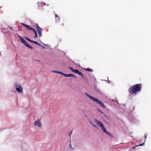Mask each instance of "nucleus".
<instances>
[{
	"instance_id": "4be33fe9",
	"label": "nucleus",
	"mask_w": 151,
	"mask_h": 151,
	"mask_svg": "<svg viewBox=\"0 0 151 151\" xmlns=\"http://www.w3.org/2000/svg\"><path fill=\"white\" fill-rule=\"evenodd\" d=\"M71 77H73L74 78H76V77L73 74H72V76Z\"/></svg>"
},
{
	"instance_id": "c85d7f7f",
	"label": "nucleus",
	"mask_w": 151,
	"mask_h": 151,
	"mask_svg": "<svg viewBox=\"0 0 151 151\" xmlns=\"http://www.w3.org/2000/svg\"><path fill=\"white\" fill-rule=\"evenodd\" d=\"M144 137L145 139L146 138V136H144Z\"/></svg>"
},
{
	"instance_id": "0eeeda50",
	"label": "nucleus",
	"mask_w": 151,
	"mask_h": 151,
	"mask_svg": "<svg viewBox=\"0 0 151 151\" xmlns=\"http://www.w3.org/2000/svg\"><path fill=\"white\" fill-rule=\"evenodd\" d=\"M19 39L21 40V42L23 43L26 47H27L28 48L32 49L33 48L29 44H28L26 42V41L23 38H22L21 37H19Z\"/></svg>"
},
{
	"instance_id": "f03ea898",
	"label": "nucleus",
	"mask_w": 151,
	"mask_h": 151,
	"mask_svg": "<svg viewBox=\"0 0 151 151\" xmlns=\"http://www.w3.org/2000/svg\"><path fill=\"white\" fill-rule=\"evenodd\" d=\"M85 94L91 100L96 102V103L99 104L101 106H102L104 108H105V106H104L103 103L100 100H99L97 98H95L93 97V96L88 94L86 93H85Z\"/></svg>"
},
{
	"instance_id": "473e14b6",
	"label": "nucleus",
	"mask_w": 151,
	"mask_h": 151,
	"mask_svg": "<svg viewBox=\"0 0 151 151\" xmlns=\"http://www.w3.org/2000/svg\"><path fill=\"white\" fill-rule=\"evenodd\" d=\"M42 47H43L44 48V47L43 46Z\"/></svg>"
},
{
	"instance_id": "9d476101",
	"label": "nucleus",
	"mask_w": 151,
	"mask_h": 151,
	"mask_svg": "<svg viewBox=\"0 0 151 151\" xmlns=\"http://www.w3.org/2000/svg\"><path fill=\"white\" fill-rule=\"evenodd\" d=\"M34 125L35 126H37L40 127H42V124L40 121L39 120H38L35 122Z\"/></svg>"
},
{
	"instance_id": "393cba45",
	"label": "nucleus",
	"mask_w": 151,
	"mask_h": 151,
	"mask_svg": "<svg viewBox=\"0 0 151 151\" xmlns=\"http://www.w3.org/2000/svg\"><path fill=\"white\" fill-rule=\"evenodd\" d=\"M92 125L93 126V127H97L96 126V125H93V124H92Z\"/></svg>"
},
{
	"instance_id": "dca6fc26",
	"label": "nucleus",
	"mask_w": 151,
	"mask_h": 151,
	"mask_svg": "<svg viewBox=\"0 0 151 151\" xmlns=\"http://www.w3.org/2000/svg\"><path fill=\"white\" fill-rule=\"evenodd\" d=\"M32 42L34 43V44H36L39 46H41V45L37 42L32 41Z\"/></svg>"
},
{
	"instance_id": "a878e982",
	"label": "nucleus",
	"mask_w": 151,
	"mask_h": 151,
	"mask_svg": "<svg viewBox=\"0 0 151 151\" xmlns=\"http://www.w3.org/2000/svg\"><path fill=\"white\" fill-rule=\"evenodd\" d=\"M137 147V145H136V146H135V147H133L132 148V149H134L135 147Z\"/></svg>"
},
{
	"instance_id": "7ed1b4c3",
	"label": "nucleus",
	"mask_w": 151,
	"mask_h": 151,
	"mask_svg": "<svg viewBox=\"0 0 151 151\" xmlns=\"http://www.w3.org/2000/svg\"><path fill=\"white\" fill-rule=\"evenodd\" d=\"M95 122L100 127L101 129H102V130H103V132L108 134L110 136L111 134L108 133L106 130L105 129V128L104 125L100 121L97 120L96 119L95 120Z\"/></svg>"
},
{
	"instance_id": "f3484780",
	"label": "nucleus",
	"mask_w": 151,
	"mask_h": 151,
	"mask_svg": "<svg viewBox=\"0 0 151 151\" xmlns=\"http://www.w3.org/2000/svg\"><path fill=\"white\" fill-rule=\"evenodd\" d=\"M72 74H65V76L67 77H70L72 76Z\"/></svg>"
},
{
	"instance_id": "412c9836",
	"label": "nucleus",
	"mask_w": 151,
	"mask_h": 151,
	"mask_svg": "<svg viewBox=\"0 0 151 151\" xmlns=\"http://www.w3.org/2000/svg\"><path fill=\"white\" fill-rule=\"evenodd\" d=\"M144 144V143H142V144H139L138 145H137V147L139 146H142Z\"/></svg>"
},
{
	"instance_id": "f257e3e1",
	"label": "nucleus",
	"mask_w": 151,
	"mask_h": 151,
	"mask_svg": "<svg viewBox=\"0 0 151 151\" xmlns=\"http://www.w3.org/2000/svg\"><path fill=\"white\" fill-rule=\"evenodd\" d=\"M142 84H137L133 85L128 89L129 93L132 95H136L137 93L140 91L142 89Z\"/></svg>"
},
{
	"instance_id": "5701e85b",
	"label": "nucleus",
	"mask_w": 151,
	"mask_h": 151,
	"mask_svg": "<svg viewBox=\"0 0 151 151\" xmlns=\"http://www.w3.org/2000/svg\"><path fill=\"white\" fill-rule=\"evenodd\" d=\"M52 72L53 73H58V71H52Z\"/></svg>"
},
{
	"instance_id": "39448f33",
	"label": "nucleus",
	"mask_w": 151,
	"mask_h": 151,
	"mask_svg": "<svg viewBox=\"0 0 151 151\" xmlns=\"http://www.w3.org/2000/svg\"><path fill=\"white\" fill-rule=\"evenodd\" d=\"M19 39L21 40V42L23 43L26 47H27L28 48L32 49L33 48L29 44H28L26 42V41L23 38H22L21 37H19Z\"/></svg>"
},
{
	"instance_id": "7c9ffc66",
	"label": "nucleus",
	"mask_w": 151,
	"mask_h": 151,
	"mask_svg": "<svg viewBox=\"0 0 151 151\" xmlns=\"http://www.w3.org/2000/svg\"><path fill=\"white\" fill-rule=\"evenodd\" d=\"M98 110H99V111H100V110H99V109H98Z\"/></svg>"
},
{
	"instance_id": "b1692460",
	"label": "nucleus",
	"mask_w": 151,
	"mask_h": 151,
	"mask_svg": "<svg viewBox=\"0 0 151 151\" xmlns=\"http://www.w3.org/2000/svg\"><path fill=\"white\" fill-rule=\"evenodd\" d=\"M41 4H42V6L43 5H45V3H42Z\"/></svg>"
},
{
	"instance_id": "9b49d317",
	"label": "nucleus",
	"mask_w": 151,
	"mask_h": 151,
	"mask_svg": "<svg viewBox=\"0 0 151 151\" xmlns=\"http://www.w3.org/2000/svg\"><path fill=\"white\" fill-rule=\"evenodd\" d=\"M36 29L38 32L42 31V29L37 24L36 25Z\"/></svg>"
},
{
	"instance_id": "bb28decb",
	"label": "nucleus",
	"mask_w": 151,
	"mask_h": 151,
	"mask_svg": "<svg viewBox=\"0 0 151 151\" xmlns=\"http://www.w3.org/2000/svg\"><path fill=\"white\" fill-rule=\"evenodd\" d=\"M72 131L69 134V135L70 136L72 133Z\"/></svg>"
},
{
	"instance_id": "6e6552de",
	"label": "nucleus",
	"mask_w": 151,
	"mask_h": 151,
	"mask_svg": "<svg viewBox=\"0 0 151 151\" xmlns=\"http://www.w3.org/2000/svg\"><path fill=\"white\" fill-rule=\"evenodd\" d=\"M19 39L21 40V42L23 43L26 47H27L28 48L32 49L33 48L29 44H28L26 42V41L23 38H22L21 37H19Z\"/></svg>"
},
{
	"instance_id": "a211bd4d",
	"label": "nucleus",
	"mask_w": 151,
	"mask_h": 151,
	"mask_svg": "<svg viewBox=\"0 0 151 151\" xmlns=\"http://www.w3.org/2000/svg\"><path fill=\"white\" fill-rule=\"evenodd\" d=\"M42 32H38L39 34V37H41L42 36Z\"/></svg>"
},
{
	"instance_id": "ddd939ff",
	"label": "nucleus",
	"mask_w": 151,
	"mask_h": 151,
	"mask_svg": "<svg viewBox=\"0 0 151 151\" xmlns=\"http://www.w3.org/2000/svg\"><path fill=\"white\" fill-rule=\"evenodd\" d=\"M56 21L57 22H59V20L60 19V18H59V16L57 15V14H55Z\"/></svg>"
},
{
	"instance_id": "423d86ee",
	"label": "nucleus",
	"mask_w": 151,
	"mask_h": 151,
	"mask_svg": "<svg viewBox=\"0 0 151 151\" xmlns=\"http://www.w3.org/2000/svg\"><path fill=\"white\" fill-rule=\"evenodd\" d=\"M19 39L21 40V42L23 43L26 47H27L28 48L32 49L33 48L29 44H28L26 42V41L23 38H22L21 37H19Z\"/></svg>"
},
{
	"instance_id": "4468645a",
	"label": "nucleus",
	"mask_w": 151,
	"mask_h": 151,
	"mask_svg": "<svg viewBox=\"0 0 151 151\" xmlns=\"http://www.w3.org/2000/svg\"><path fill=\"white\" fill-rule=\"evenodd\" d=\"M32 31L33 32L35 33V37H34L35 38H36L37 37V31H36V30H35V29H34V28H32Z\"/></svg>"
},
{
	"instance_id": "c756f323",
	"label": "nucleus",
	"mask_w": 151,
	"mask_h": 151,
	"mask_svg": "<svg viewBox=\"0 0 151 151\" xmlns=\"http://www.w3.org/2000/svg\"><path fill=\"white\" fill-rule=\"evenodd\" d=\"M70 146L71 147V144H70Z\"/></svg>"
},
{
	"instance_id": "2eb2a0df",
	"label": "nucleus",
	"mask_w": 151,
	"mask_h": 151,
	"mask_svg": "<svg viewBox=\"0 0 151 151\" xmlns=\"http://www.w3.org/2000/svg\"><path fill=\"white\" fill-rule=\"evenodd\" d=\"M84 70L86 71H89L90 72H92L93 70L92 69L90 68H85Z\"/></svg>"
},
{
	"instance_id": "aec40b11",
	"label": "nucleus",
	"mask_w": 151,
	"mask_h": 151,
	"mask_svg": "<svg viewBox=\"0 0 151 151\" xmlns=\"http://www.w3.org/2000/svg\"><path fill=\"white\" fill-rule=\"evenodd\" d=\"M58 73L60 74H62V75H64L65 76V74H64V73H63L62 72L58 71Z\"/></svg>"
},
{
	"instance_id": "2f4dec72",
	"label": "nucleus",
	"mask_w": 151,
	"mask_h": 151,
	"mask_svg": "<svg viewBox=\"0 0 151 151\" xmlns=\"http://www.w3.org/2000/svg\"><path fill=\"white\" fill-rule=\"evenodd\" d=\"M57 20H58V18H57Z\"/></svg>"
},
{
	"instance_id": "1a4fd4ad",
	"label": "nucleus",
	"mask_w": 151,
	"mask_h": 151,
	"mask_svg": "<svg viewBox=\"0 0 151 151\" xmlns=\"http://www.w3.org/2000/svg\"><path fill=\"white\" fill-rule=\"evenodd\" d=\"M15 87L17 92L21 93H22L23 88L21 86L17 84H16L15 85Z\"/></svg>"
},
{
	"instance_id": "20e7f679",
	"label": "nucleus",
	"mask_w": 151,
	"mask_h": 151,
	"mask_svg": "<svg viewBox=\"0 0 151 151\" xmlns=\"http://www.w3.org/2000/svg\"><path fill=\"white\" fill-rule=\"evenodd\" d=\"M69 69H70L72 72L81 75V76L83 78H84V76H83V73L81 72H80L78 70L74 69L71 67H69Z\"/></svg>"
},
{
	"instance_id": "6ab92c4d",
	"label": "nucleus",
	"mask_w": 151,
	"mask_h": 151,
	"mask_svg": "<svg viewBox=\"0 0 151 151\" xmlns=\"http://www.w3.org/2000/svg\"><path fill=\"white\" fill-rule=\"evenodd\" d=\"M26 39V40H28L29 41H30V42H32V41L33 40H31L29 38H28V37H25Z\"/></svg>"
},
{
	"instance_id": "cd10ccee",
	"label": "nucleus",
	"mask_w": 151,
	"mask_h": 151,
	"mask_svg": "<svg viewBox=\"0 0 151 151\" xmlns=\"http://www.w3.org/2000/svg\"><path fill=\"white\" fill-rule=\"evenodd\" d=\"M64 25V24L63 23H62L61 24V25L62 26H63Z\"/></svg>"
},
{
	"instance_id": "f8f14e48",
	"label": "nucleus",
	"mask_w": 151,
	"mask_h": 151,
	"mask_svg": "<svg viewBox=\"0 0 151 151\" xmlns=\"http://www.w3.org/2000/svg\"><path fill=\"white\" fill-rule=\"evenodd\" d=\"M21 24L22 25H23L24 26H25V27H26L27 29H28L29 30H32V29L33 28H32L31 27H30L29 25H26V24H25L22 23H21Z\"/></svg>"
}]
</instances>
